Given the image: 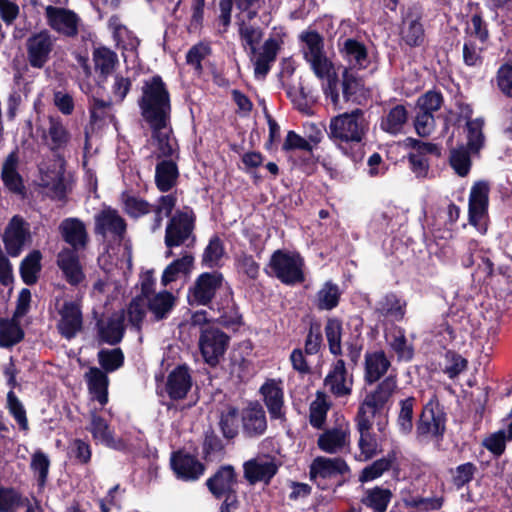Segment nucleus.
I'll return each mask as SVG.
<instances>
[{
	"instance_id": "3c124183",
	"label": "nucleus",
	"mask_w": 512,
	"mask_h": 512,
	"mask_svg": "<svg viewBox=\"0 0 512 512\" xmlns=\"http://www.w3.org/2000/svg\"><path fill=\"white\" fill-rule=\"evenodd\" d=\"M193 260L191 255L185 254L180 259L173 261L163 272L162 284L167 286L175 281L180 274H187L193 265Z\"/></svg>"
},
{
	"instance_id": "79ce46f5",
	"label": "nucleus",
	"mask_w": 512,
	"mask_h": 512,
	"mask_svg": "<svg viewBox=\"0 0 512 512\" xmlns=\"http://www.w3.org/2000/svg\"><path fill=\"white\" fill-rule=\"evenodd\" d=\"M407 303L401 300L396 294H386L379 302L377 311L394 321H402L406 313Z\"/></svg>"
},
{
	"instance_id": "c9c22d12",
	"label": "nucleus",
	"mask_w": 512,
	"mask_h": 512,
	"mask_svg": "<svg viewBox=\"0 0 512 512\" xmlns=\"http://www.w3.org/2000/svg\"><path fill=\"white\" fill-rule=\"evenodd\" d=\"M125 312L113 314L107 321L99 322V336L103 342L114 345L121 341L124 335Z\"/></svg>"
},
{
	"instance_id": "6e6d98bb",
	"label": "nucleus",
	"mask_w": 512,
	"mask_h": 512,
	"mask_svg": "<svg viewBox=\"0 0 512 512\" xmlns=\"http://www.w3.org/2000/svg\"><path fill=\"white\" fill-rule=\"evenodd\" d=\"M483 126L484 120L482 118H476L466 123L467 146L471 152L477 153L484 145Z\"/></svg>"
},
{
	"instance_id": "6e6552de",
	"label": "nucleus",
	"mask_w": 512,
	"mask_h": 512,
	"mask_svg": "<svg viewBox=\"0 0 512 512\" xmlns=\"http://www.w3.org/2000/svg\"><path fill=\"white\" fill-rule=\"evenodd\" d=\"M56 37L49 30L32 33L26 40L27 60L31 67L41 69L51 58Z\"/></svg>"
},
{
	"instance_id": "ea45409f",
	"label": "nucleus",
	"mask_w": 512,
	"mask_h": 512,
	"mask_svg": "<svg viewBox=\"0 0 512 512\" xmlns=\"http://www.w3.org/2000/svg\"><path fill=\"white\" fill-rule=\"evenodd\" d=\"M90 393L101 404L105 405L108 401V377L105 372L97 367H91L85 374Z\"/></svg>"
},
{
	"instance_id": "4d7b16f0",
	"label": "nucleus",
	"mask_w": 512,
	"mask_h": 512,
	"mask_svg": "<svg viewBox=\"0 0 512 512\" xmlns=\"http://www.w3.org/2000/svg\"><path fill=\"white\" fill-rule=\"evenodd\" d=\"M416 403L414 397L401 400L400 411L397 417V425L401 433L409 434L413 429V410Z\"/></svg>"
},
{
	"instance_id": "0e129e2a",
	"label": "nucleus",
	"mask_w": 512,
	"mask_h": 512,
	"mask_svg": "<svg viewBox=\"0 0 512 512\" xmlns=\"http://www.w3.org/2000/svg\"><path fill=\"white\" fill-rule=\"evenodd\" d=\"M25 502V499L15 489L0 488V512H15Z\"/></svg>"
},
{
	"instance_id": "bf43d9fd",
	"label": "nucleus",
	"mask_w": 512,
	"mask_h": 512,
	"mask_svg": "<svg viewBox=\"0 0 512 512\" xmlns=\"http://www.w3.org/2000/svg\"><path fill=\"white\" fill-rule=\"evenodd\" d=\"M239 36L243 47H249V52L255 54L256 45L261 41L263 32L259 27L241 22L239 24Z\"/></svg>"
},
{
	"instance_id": "680f3d73",
	"label": "nucleus",
	"mask_w": 512,
	"mask_h": 512,
	"mask_svg": "<svg viewBox=\"0 0 512 512\" xmlns=\"http://www.w3.org/2000/svg\"><path fill=\"white\" fill-rule=\"evenodd\" d=\"M325 334L330 352L334 355L341 354L342 324L337 319H329L325 326Z\"/></svg>"
},
{
	"instance_id": "4468645a",
	"label": "nucleus",
	"mask_w": 512,
	"mask_h": 512,
	"mask_svg": "<svg viewBox=\"0 0 512 512\" xmlns=\"http://www.w3.org/2000/svg\"><path fill=\"white\" fill-rule=\"evenodd\" d=\"M396 389V377L391 375L386 377L373 392L365 396L364 400L359 405L358 411L376 417L382 411Z\"/></svg>"
},
{
	"instance_id": "9b49d317",
	"label": "nucleus",
	"mask_w": 512,
	"mask_h": 512,
	"mask_svg": "<svg viewBox=\"0 0 512 512\" xmlns=\"http://www.w3.org/2000/svg\"><path fill=\"white\" fill-rule=\"evenodd\" d=\"M94 232L104 238L110 237L121 242L127 232V222L118 210L111 207L102 209L95 215Z\"/></svg>"
},
{
	"instance_id": "0eeeda50",
	"label": "nucleus",
	"mask_w": 512,
	"mask_h": 512,
	"mask_svg": "<svg viewBox=\"0 0 512 512\" xmlns=\"http://www.w3.org/2000/svg\"><path fill=\"white\" fill-rule=\"evenodd\" d=\"M229 341V336L216 327L202 328L198 345L205 363L211 367L217 366L225 355Z\"/></svg>"
},
{
	"instance_id": "4be33fe9",
	"label": "nucleus",
	"mask_w": 512,
	"mask_h": 512,
	"mask_svg": "<svg viewBox=\"0 0 512 512\" xmlns=\"http://www.w3.org/2000/svg\"><path fill=\"white\" fill-rule=\"evenodd\" d=\"M42 139L54 153L64 151L71 141V134L59 117H49L48 126L43 130Z\"/></svg>"
},
{
	"instance_id": "603ef678",
	"label": "nucleus",
	"mask_w": 512,
	"mask_h": 512,
	"mask_svg": "<svg viewBox=\"0 0 512 512\" xmlns=\"http://www.w3.org/2000/svg\"><path fill=\"white\" fill-rule=\"evenodd\" d=\"M340 298L336 284L326 282L316 295V306L320 310H332L338 305Z\"/></svg>"
},
{
	"instance_id": "a211bd4d",
	"label": "nucleus",
	"mask_w": 512,
	"mask_h": 512,
	"mask_svg": "<svg viewBox=\"0 0 512 512\" xmlns=\"http://www.w3.org/2000/svg\"><path fill=\"white\" fill-rule=\"evenodd\" d=\"M59 232L63 240L70 245V249L80 252L86 249L89 235L86 225L78 218H66L59 225Z\"/></svg>"
},
{
	"instance_id": "a19ab883",
	"label": "nucleus",
	"mask_w": 512,
	"mask_h": 512,
	"mask_svg": "<svg viewBox=\"0 0 512 512\" xmlns=\"http://www.w3.org/2000/svg\"><path fill=\"white\" fill-rule=\"evenodd\" d=\"M386 337L390 348L400 361H410L413 358V344L407 340L405 331L402 328L395 327Z\"/></svg>"
},
{
	"instance_id": "a878e982",
	"label": "nucleus",
	"mask_w": 512,
	"mask_h": 512,
	"mask_svg": "<svg viewBox=\"0 0 512 512\" xmlns=\"http://www.w3.org/2000/svg\"><path fill=\"white\" fill-rule=\"evenodd\" d=\"M489 186L484 181L476 182L470 191L469 197V222L473 226H479L486 216L488 207Z\"/></svg>"
},
{
	"instance_id": "20e7f679",
	"label": "nucleus",
	"mask_w": 512,
	"mask_h": 512,
	"mask_svg": "<svg viewBox=\"0 0 512 512\" xmlns=\"http://www.w3.org/2000/svg\"><path fill=\"white\" fill-rule=\"evenodd\" d=\"M167 222L164 242L171 249L172 247H189L195 242L193 233L195 228V214L189 207L177 210L173 215L170 214ZM173 255L171 250L166 252V257Z\"/></svg>"
},
{
	"instance_id": "f8f14e48",
	"label": "nucleus",
	"mask_w": 512,
	"mask_h": 512,
	"mask_svg": "<svg viewBox=\"0 0 512 512\" xmlns=\"http://www.w3.org/2000/svg\"><path fill=\"white\" fill-rule=\"evenodd\" d=\"M48 26L66 37H75L79 32L80 17L72 10L48 5L45 8Z\"/></svg>"
},
{
	"instance_id": "774afa93",
	"label": "nucleus",
	"mask_w": 512,
	"mask_h": 512,
	"mask_svg": "<svg viewBox=\"0 0 512 512\" xmlns=\"http://www.w3.org/2000/svg\"><path fill=\"white\" fill-rule=\"evenodd\" d=\"M30 467L35 473L38 474L39 485L44 486L50 467V460L48 456L40 450L36 451L32 455Z\"/></svg>"
},
{
	"instance_id": "7c9ffc66",
	"label": "nucleus",
	"mask_w": 512,
	"mask_h": 512,
	"mask_svg": "<svg viewBox=\"0 0 512 512\" xmlns=\"http://www.w3.org/2000/svg\"><path fill=\"white\" fill-rule=\"evenodd\" d=\"M277 472V465L268 457L252 459L244 464L245 478L251 483H268Z\"/></svg>"
},
{
	"instance_id": "f03ea898",
	"label": "nucleus",
	"mask_w": 512,
	"mask_h": 512,
	"mask_svg": "<svg viewBox=\"0 0 512 512\" xmlns=\"http://www.w3.org/2000/svg\"><path fill=\"white\" fill-rule=\"evenodd\" d=\"M142 116L150 127L170 123V95L160 76L144 82L139 100Z\"/></svg>"
},
{
	"instance_id": "a18cd8bd",
	"label": "nucleus",
	"mask_w": 512,
	"mask_h": 512,
	"mask_svg": "<svg viewBox=\"0 0 512 512\" xmlns=\"http://www.w3.org/2000/svg\"><path fill=\"white\" fill-rule=\"evenodd\" d=\"M93 62L96 72L107 77L118 63L117 54L106 47H99L93 51Z\"/></svg>"
},
{
	"instance_id": "09e8293b",
	"label": "nucleus",
	"mask_w": 512,
	"mask_h": 512,
	"mask_svg": "<svg viewBox=\"0 0 512 512\" xmlns=\"http://www.w3.org/2000/svg\"><path fill=\"white\" fill-rule=\"evenodd\" d=\"M391 498L392 493L389 489L375 487L366 491L362 502L374 512H385Z\"/></svg>"
},
{
	"instance_id": "aec40b11",
	"label": "nucleus",
	"mask_w": 512,
	"mask_h": 512,
	"mask_svg": "<svg viewBox=\"0 0 512 512\" xmlns=\"http://www.w3.org/2000/svg\"><path fill=\"white\" fill-rule=\"evenodd\" d=\"M318 447L329 454L344 451L350 444V429L347 423L325 430L317 440Z\"/></svg>"
},
{
	"instance_id": "423d86ee",
	"label": "nucleus",
	"mask_w": 512,
	"mask_h": 512,
	"mask_svg": "<svg viewBox=\"0 0 512 512\" xmlns=\"http://www.w3.org/2000/svg\"><path fill=\"white\" fill-rule=\"evenodd\" d=\"M269 266L274 275L284 284L294 285L305 279L304 262L299 254L276 250L270 259Z\"/></svg>"
},
{
	"instance_id": "473e14b6",
	"label": "nucleus",
	"mask_w": 512,
	"mask_h": 512,
	"mask_svg": "<svg viewBox=\"0 0 512 512\" xmlns=\"http://www.w3.org/2000/svg\"><path fill=\"white\" fill-rule=\"evenodd\" d=\"M192 385L191 375L186 366H179L170 372L166 390L170 398L183 399Z\"/></svg>"
},
{
	"instance_id": "9d476101",
	"label": "nucleus",
	"mask_w": 512,
	"mask_h": 512,
	"mask_svg": "<svg viewBox=\"0 0 512 512\" xmlns=\"http://www.w3.org/2000/svg\"><path fill=\"white\" fill-rule=\"evenodd\" d=\"M41 171V185L46 193L54 199L61 200L66 196L67 183L64 177L65 160L59 154L51 165H43Z\"/></svg>"
},
{
	"instance_id": "bb28decb",
	"label": "nucleus",
	"mask_w": 512,
	"mask_h": 512,
	"mask_svg": "<svg viewBox=\"0 0 512 512\" xmlns=\"http://www.w3.org/2000/svg\"><path fill=\"white\" fill-rule=\"evenodd\" d=\"M236 484V473L234 468L230 465L222 466L206 482L209 491L217 498L227 497L228 495H236Z\"/></svg>"
},
{
	"instance_id": "5701e85b",
	"label": "nucleus",
	"mask_w": 512,
	"mask_h": 512,
	"mask_svg": "<svg viewBox=\"0 0 512 512\" xmlns=\"http://www.w3.org/2000/svg\"><path fill=\"white\" fill-rule=\"evenodd\" d=\"M400 37L410 47L420 46L424 42V28L421 15L416 8H409L402 18Z\"/></svg>"
},
{
	"instance_id": "49530a36",
	"label": "nucleus",
	"mask_w": 512,
	"mask_h": 512,
	"mask_svg": "<svg viewBox=\"0 0 512 512\" xmlns=\"http://www.w3.org/2000/svg\"><path fill=\"white\" fill-rule=\"evenodd\" d=\"M16 319H0V347H11L22 340L24 333Z\"/></svg>"
},
{
	"instance_id": "37998d69",
	"label": "nucleus",
	"mask_w": 512,
	"mask_h": 512,
	"mask_svg": "<svg viewBox=\"0 0 512 512\" xmlns=\"http://www.w3.org/2000/svg\"><path fill=\"white\" fill-rule=\"evenodd\" d=\"M146 301L149 310L156 320L166 318L175 305V297L168 291L154 294Z\"/></svg>"
},
{
	"instance_id": "c85d7f7f",
	"label": "nucleus",
	"mask_w": 512,
	"mask_h": 512,
	"mask_svg": "<svg viewBox=\"0 0 512 512\" xmlns=\"http://www.w3.org/2000/svg\"><path fill=\"white\" fill-rule=\"evenodd\" d=\"M339 53L348 64V69H364L369 65V57L366 46L352 38L345 39L339 45Z\"/></svg>"
},
{
	"instance_id": "39448f33",
	"label": "nucleus",
	"mask_w": 512,
	"mask_h": 512,
	"mask_svg": "<svg viewBox=\"0 0 512 512\" xmlns=\"http://www.w3.org/2000/svg\"><path fill=\"white\" fill-rule=\"evenodd\" d=\"M365 134L363 111L356 109L351 113H343L331 119L329 136L336 142L359 143Z\"/></svg>"
},
{
	"instance_id": "69168bd1",
	"label": "nucleus",
	"mask_w": 512,
	"mask_h": 512,
	"mask_svg": "<svg viewBox=\"0 0 512 512\" xmlns=\"http://www.w3.org/2000/svg\"><path fill=\"white\" fill-rule=\"evenodd\" d=\"M92 122L106 121L113 122L115 117L112 113V103L101 99L93 98L90 104Z\"/></svg>"
},
{
	"instance_id": "cd10ccee",
	"label": "nucleus",
	"mask_w": 512,
	"mask_h": 512,
	"mask_svg": "<svg viewBox=\"0 0 512 512\" xmlns=\"http://www.w3.org/2000/svg\"><path fill=\"white\" fill-rule=\"evenodd\" d=\"M57 264L65 280L72 286H77L85 279L78 252L69 248L62 249L57 256Z\"/></svg>"
},
{
	"instance_id": "c03bdc74",
	"label": "nucleus",
	"mask_w": 512,
	"mask_h": 512,
	"mask_svg": "<svg viewBox=\"0 0 512 512\" xmlns=\"http://www.w3.org/2000/svg\"><path fill=\"white\" fill-rule=\"evenodd\" d=\"M408 119V113L403 105L393 107L381 120V128L390 134H398L402 131Z\"/></svg>"
},
{
	"instance_id": "b1692460",
	"label": "nucleus",
	"mask_w": 512,
	"mask_h": 512,
	"mask_svg": "<svg viewBox=\"0 0 512 512\" xmlns=\"http://www.w3.org/2000/svg\"><path fill=\"white\" fill-rule=\"evenodd\" d=\"M171 467L176 476L185 481L197 480L205 470L204 465L196 457L182 452L172 454Z\"/></svg>"
},
{
	"instance_id": "ddd939ff",
	"label": "nucleus",
	"mask_w": 512,
	"mask_h": 512,
	"mask_svg": "<svg viewBox=\"0 0 512 512\" xmlns=\"http://www.w3.org/2000/svg\"><path fill=\"white\" fill-rule=\"evenodd\" d=\"M223 282L222 274L218 272L203 273L189 289L188 301L190 305H207L215 296L216 291Z\"/></svg>"
},
{
	"instance_id": "e2e57ef3",
	"label": "nucleus",
	"mask_w": 512,
	"mask_h": 512,
	"mask_svg": "<svg viewBox=\"0 0 512 512\" xmlns=\"http://www.w3.org/2000/svg\"><path fill=\"white\" fill-rule=\"evenodd\" d=\"M239 413L234 407H228L222 412L220 418V427L224 437L234 438L238 433Z\"/></svg>"
},
{
	"instance_id": "393cba45",
	"label": "nucleus",
	"mask_w": 512,
	"mask_h": 512,
	"mask_svg": "<svg viewBox=\"0 0 512 512\" xmlns=\"http://www.w3.org/2000/svg\"><path fill=\"white\" fill-rule=\"evenodd\" d=\"M240 418L243 432L248 437L261 436L267 429L265 411L257 402L250 403L247 407L242 409Z\"/></svg>"
},
{
	"instance_id": "58836bf2",
	"label": "nucleus",
	"mask_w": 512,
	"mask_h": 512,
	"mask_svg": "<svg viewBox=\"0 0 512 512\" xmlns=\"http://www.w3.org/2000/svg\"><path fill=\"white\" fill-rule=\"evenodd\" d=\"M342 94L346 102L354 103H360L367 94L362 79L348 68L342 73Z\"/></svg>"
},
{
	"instance_id": "f704fd0d",
	"label": "nucleus",
	"mask_w": 512,
	"mask_h": 512,
	"mask_svg": "<svg viewBox=\"0 0 512 512\" xmlns=\"http://www.w3.org/2000/svg\"><path fill=\"white\" fill-rule=\"evenodd\" d=\"M177 159H162L155 168V183L161 192L171 190L177 183L179 176Z\"/></svg>"
},
{
	"instance_id": "f3484780",
	"label": "nucleus",
	"mask_w": 512,
	"mask_h": 512,
	"mask_svg": "<svg viewBox=\"0 0 512 512\" xmlns=\"http://www.w3.org/2000/svg\"><path fill=\"white\" fill-rule=\"evenodd\" d=\"M374 418V416L361 411H357L355 416L356 428L360 435L358 442L360 457L364 461L371 459L377 453L378 443L370 432Z\"/></svg>"
},
{
	"instance_id": "6ab92c4d",
	"label": "nucleus",
	"mask_w": 512,
	"mask_h": 512,
	"mask_svg": "<svg viewBox=\"0 0 512 512\" xmlns=\"http://www.w3.org/2000/svg\"><path fill=\"white\" fill-rule=\"evenodd\" d=\"M324 386L337 398L347 397L352 392L353 379L348 377L345 362L337 360L324 379Z\"/></svg>"
},
{
	"instance_id": "72a5a7b5",
	"label": "nucleus",
	"mask_w": 512,
	"mask_h": 512,
	"mask_svg": "<svg viewBox=\"0 0 512 512\" xmlns=\"http://www.w3.org/2000/svg\"><path fill=\"white\" fill-rule=\"evenodd\" d=\"M349 470L346 462L341 458L317 457L310 466V477L312 479L321 477L329 478L338 474H344Z\"/></svg>"
},
{
	"instance_id": "052dcab7",
	"label": "nucleus",
	"mask_w": 512,
	"mask_h": 512,
	"mask_svg": "<svg viewBox=\"0 0 512 512\" xmlns=\"http://www.w3.org/2000/svg\"><path fill=\"white\" fill-rule=\"evenodd\" d=\"M147 307V301L142 297H135L127 307L126 314L128 322L137 331L141 329V323L146 316Z\"/></svg>"
},
{
	"instance_id": "1a4fd4ad",
	"label": "nucleus",
	"mask_w": 512,
	"mask_h": 512,
	"mask_svg": "<svg viewBox=\"0 0 512 512\" xmlns=\"http://www.w3.org/2000/svg\"><path fill=\"white\" fill-rule=\"evenodd\" d=\"M445 413L434 400H430L423 408L417 422L416 433L420 439L438 438L445 432Z\"/></svg>"
},
{
	"instance_id": "338daca9",
	"label": "nucleus",
	"mask_w": 512,
	"mask_h": 512,
	"mask_svg": "<svg viewBox=\"0 0 512 512\" xmlns=\"http://www.w3.org/2000/svg\"><path fill=\"white\" fill-rule=\"evenodd\" d=\"M99 363L106 372H111L122 366L124 361L120 349L102 350L98 353Z\"/></svg>"
},
{
	"instance_id": "412c9836",
	"label": "nucleus",
	"mask_w": 512,
	"mask_h": 512,
	"mask_svg": "<svg viewBox=\"0 0 512 512\" xmlns=\"http://www.w3.org/2000/svg\"><path fill=\"white\" fill-rule=\"evenodd\" d=\"M59 315V332L66 339H72L82 329L83 319L79 305L74 301H65L59 309Z\"/></svg>"
},
{
	"instance_id": "c756f323",
	"label": "nucleus",
	"mask_w": 512,
	"mask_h": 512,
	"mask_svg": "<svg viewBox=\"0 0 512 512\" xmlns=\"http://www.w3.org/2000/svg\"><path fill=\"white\" fill-rule=\"evenodd\" d=\"M279 51V44L273 38L267 39L261 47L256 49L255 54L249 52V57L254 65V74L259 79H264L268 74L271 64L276 60Z\"/></svg>"
},
{
	"instance_id": "dca6fc26",
	"label": "nucleus",
	"mask_w": 512,
	"mask_h": 512,
	"mask_svg": "<svg viewBox=\"0 0 512 512\" xmlns=\"http://www.w3.org/2000/svg\"><path fill=\"white\" fill-rule=\"evenodd\" d=\"M29 237L30 232L27 223L23 218L14 216L2 236L7 253L12 257L19 256Z\"/></svg>"
},
{
	"instance_id": "5fc2aeb1",
	"label": "nucleus",
	"mask_w": 512,
	"mask_h": 512,
	"mask_svg": "<svg viewBox=\"0 0 512 512\" xmlns=\"http://www.w3.org/2000/svg\"><path fill=\"white\" fill-rule=\"evenodd\" d=\"M40 260L41 254L39 251H33L28 256H26L20 266V272L23 281L32 285L37 281V274L40 271Z\"/></svg>"
},
{
	"instance_id": "f257e3e1",
	"label": "nucleus",
	"mask_w": 512,
	"mask_h": 512,
	"mask_svg": "<svg viewBox=\"0 0 512 512\" xmlns=\"http://www.w3.org/2000/svg\"><path fill=\"white\" fill-rule=\"evenodd\" d=\"M301 40L305 60L318 78L327 79L325 93L330 97L335 109H342L337 91V75L333 63L324 51L323 38L317 32H306L301 35Z\"/></svg>"
},
{
	"instance_id": "de8ad7c7",
	"label": "nucleus",
	"mask_w": 512,
	"mask_h": 512,
	"mask_svg": "<svg viewBox=\"0 0 512 512\" xmlns=\"http://www.w3.org/2000/svg\"><path fill=\"white\" fill-rule=\"evenodd\" d=\"M87 429L91 432L94 440L106 446H114L112 432L106 420L95 411L91 412L90 426Z\"/></svg>"
},
{
	"instance_id": "8fccbe9b",
	"label": "nucleus",
	"mask_w": 512,
	"mask_h": 512,
	"mask_svg": "<svg viewBox=\"0 0 512 512\" xmlns=\"http://www.w3.org/2000/svg\"><path fill=\"white\" fill-rule=\"evenodd\" d=\"M330 402L325 393L318 391L315 400L310 404V423L315 428H321L326 420V415L330 409Z\"/></svg>"
},
{
	"instance_id": "e433bc0d",
	"label": "nucleus",
	"mask_w": 512,
	"mask_h": 512,
	"mask_svg": "<svg viewBox=\"0 0 512 512\" xmlns=\"http://www.w3.org/2000/svg\"><path fill=\"white\" fill-rule=\"evenodd\" d=\"M391 363L383 351L365 355V381L369 384L378 381L389 369Z\"/></svg>"
},
{
	"instance_id": "13d9d810",
	"label": "nucleus",
	"mask_w": 512,
	"mask_h": 512,
	"mask_svg": "<svg viewBox=\"0 0 512 512\" xmlns=\"http://www.w3.org/2000/svg\"><path fill=\"white\" fill-rule=\"evenodd\" d=\"M450 164L455 172L461 176H466L471 167V158L469 154V148L465 146H459L450 151Z\"/></svg>"
},
{
	"instance_id": "7ed1b4c3",
	"label": "nucleus",
	"mask_w": 512,
	"mask_h": 512,
	"mask_svg": "<svg viewBox=\"0 0 512 512\" xmlns=\"http://www.w3.org/2000/svg\"><path fill=\"white\" fill-rule=\"evenodd\" d=\"M121 202L123 210L131 218L137 219L152 212L153 219L150 229L155 232L161 227L163 218L170 216L172 213L177 203V196L176 193L162 195L158 198L156 204H151L139 196L123 193Z\"/></svg>"
},
{
	"instance_id": "4c0bfd02",
	"label": "nucleus",
	"mask_w": 512,
	"mask_h": 512,
	"mask_svg": "<svg viewBox=\"0 0 512 512\" xmlns=\"http://www.w3.org/2000/svg\"><path fill=\"white\" fill-rule=\"evenodd\" d=\"M18 162L17 153L11 152L3 162L1 171L4 185L13 193H22L24 189L22 177L17 171Z\"/></svg>"
},
{
	"instance_id": "2f4dec72",
	"label": "nucleus",
	"mask_w": 512,
	"mask_h": 512,
	"mask_svg": "<svg viewBox=\"0 0 512 512\" xmlns=\"http://www.w3.org/2000/svg\"><path fill=\"white\" fill-rule=\"evenodd\" d=\"M260 392L271 418L283 419L284 393L281 386L270 380L261 387Z\"/></svg>"
},
{
	"instance_id": "864d4df0",
	"label": "nucleus",
	"mask_w": 512,
	"mask_h": 512,
	"mask_svg": "<svg viewBox=\"0 0 512 512\" xmlns=\"http://www.w3.org/2000/svg\"><path fill=\"white\" fill-rule=\"evenodd\" d=\"M395 460L394 454H388L386 457L374 461L372 464L365 467L360 476V482H368L379 478L384 472L388 471Z\"/></svg>"
},
{
	"instance_id": "2eb2a0df",
	"label": "nucleus",
	"mask_w": 512,
	"mask_h": 512,
	"mask_svg": "<svg viewBox=\"0 0 512 512\" xmlns=\"http://www.w3.org/2000/svg\"><path fill=\"white\" fill-rule=\"evenodd\" d=\"M152 129L151 145L157 159H178L179 148L177 140L172 135L170 123L150 127Z\"/></svg>"
}]
</instances>
